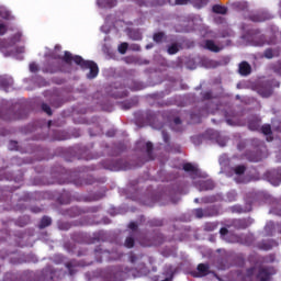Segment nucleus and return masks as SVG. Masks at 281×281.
Returning <instances> with one entry per match:
<instances>
[{
	"instance_id": "57",
	"label": "nucleus",
	"mask_w": 281,
	"mask_h": 281,
	"mask_svg": "<svg viewBox=\"0 0 281 281\" xmlns=\"http://www.w3.org/2000/svg\"><path fill=\"white\" fill-rule=\"evenodd\" d=\"M108 137H115V131L111 130L106 132Z\"/></svg>"
},
{
	"instance_id": "63",
	"label": "nucleus",
	"mask_w": 281,
	"mask_h": 281,
	"mask_svg": "<svg viewBox=\"0 0 281 281\" xmlns=\"http://www.w3.org/2000/svg\"><path fill=\"white\" fill-rule=\"evenodd\" d=\"M226 123L229 124V125H232V120L227 119V120H226Z\"/></svg>"
},
{
	"instance_id": "33",
	"label": "nucleus",
	"mask_w": 281,
	"mask_h": 281,
	"mask_svg": "<svg viewBox=\"0 0 281 281\" xmlns=\"http://www.w3.org/2000/svg\"><path fill=\"white\" fill-rule=\"evenodd\" d=\"M128 95V91L126 90H117L112 94L113 98H126Z\"/></svg>"
},
{
	"instance_id": "20",
	"label": "nucleus",
	"mask_w": 281,
	"mask_h": 281,
	"mask_svg": "<svg viewBox=\"0 0 281 281\" xmlns=\"http://www.w3.org/2000/svg\"><path fill=\"white\" fill-rule=\"evenodd\" d=\"M166 38V33L165 32H157V33H154L153 35V41L154 43H164Z\"/></svg>"
},
{
	"instance_id": "45",
	"label": "nucleus",
	"mask_w": 281,
	"mask_h": 281,
	"mask_svg": "<svg viewBox=\"0 0 281 281\" xmlns=\"http://www.w3.org/2000/svg\"><path fill=\"white\" fill-rule=\"evenodd\" d=\"M131 37L134 41H142V34H139L138 32L131 33Z\"/></svg>"
},
{
	"instance_id": "28",
	"label": "nucleus",
	"mask_w": 281,
	"mask_h": 281,
	"mask_svg": "<svg viewBox=\"0 0 281 281\" xmlns=\"http://www.w3.org/2000/svg\"><path fill=\"white\" fill-rule=\"evenodd\" d=\"M273 43H276V42H273V41L267 42V40L265 38V35H261V36L259 37V41L256 42V45H257L258 47H262V45H273Z\"/></svg>"
},
{
	"instance_id": "50",
	"label": "nucleus",
	"mask_w": 281,
	"mask_h": 281,
	"mask_svg": "<svg viewBox=\"0 0 281 281\" xmlns=\"http://www.w3.org/2000/svg\"><path fill=\"white\" fill-rule=\"evenodd\" d=\"M18 146H19V143L16 140H11L9 148L10 150H16Z\"/></svg>"
},
{
	"instance_id": "41",
	"label": "nucleus",
	"mask_w": 281,
	"mask_h": 281,
	"mask_svg": "<svg viewBox=\"0 0 281 281\" xmlns=\"http://www.w3.org/2000/svg\"><path fill=\"white\" fill-rule=\"evenodd\" d=\"M128 229H131L132 233H135V232H137V229H139V226L137 225V223L131 222V223L128 224Z\"/></svg>"
},
{
	"instance_id": "22",
	"label": "nucleus",
	"mask_w": 281,
	"mask_h": 281,
	"mask_svg": "<svg viewBox=\"0 0 281 281\" xmlns=\"http://www.w3.org/2000/svg\"><path fill=\"white\" fill-rule=\"evenodd\" d=\"M248 161H252L255 164H258V161H262V156L255 154V153H248L247 154Z\"/></svg>"
},
{
	"instance_id": "9",
	"label": "nucleus",
	"mask_w": 281,
	"mask_h": 281,
	"mask_svg": "<svg viewBox=\"0 0 281 281\" xmlns=\"http://www.w3.org/2000/svg\"><path fill=\"white\" fill-rule=\"evenodd\" d=\"M196 269L198 271L192 272L193 278H205V276H210L209 263H200Z\"/></svg>"
},
{
	"instance_id": "64",
	"label": "nucleus",
	"mask_w": 281,
	"mask_h": 281,
	"mask_svg": "<svg viewBox=\"0 0 281 281\" xmlns=\"http://www.w3.org/2000/svg\"><path fill=\"white\" fill-rule=\"evenodd\" d=\"M194 203H200L199 198H195V199H194Z\"/></svg>"
},
{
	"instance_id": "18",
	"label": "nucleus",
	"mask_w": 281,
	"mask_h": 281,
	"mask_svg": "<svg viewBox=\"0 0 281 281\" xmlns=\"http://www.w3.org/2000/svg\"><path fill=\"white\" fill-rule=\"evenodd\" d=\"M124 247H126V249H133V247H135V235L133 233L126 237Z\"/></svg>"
},
{
	"instance_id": "58",
	"label": "nucleus",
	"mask_w": 281,
	"mask_h": 281,
	"mask_svg": "<svg viewBox=\"0 0 281 281\" xmlns=\"http://www.w3.org/2000/svg\"><path fill=\"white\" fill-rule=\"evenodd\" d=\"M0 85H2V87H8V85H9L8 79H2L0 81Z\"/></svg>"
},
{
	"instance_id": "24",
	"label": "nucleus",
	"mask_w": 281,
	"mask_h": 281,
	"mask_svg": "<svg viewBox=\"0 0 281 281\" xmlns=\"http://www.w3.org/2000/svg\"><path fill=\"white\" fill-rule=\"evenodd\" d=\"M153 143L147 142L146 143V153H147V157H148V161H153V159H155V156H153Z\"/></svg>"
},
{
	"instance_id": "47",
	"label": "nucleus",
	"mask_w": 281,
	"mask_h": 281,
	"mask_svg": "<svg viewBox=\"0 0 281 281\" xmlns=\"http://www.w3.org/2000/svg\"><path fill=\"white\" fill-rule=\"evenodd\" d=\"M203 100H212V91H206L202 93Z\"/></svg>"
},
{
	"instance_id": "54",
	"label": "nucleus",
	"mask_w": 281,
	"mask_h": 281,
	"mask_svg": "<svg viewBox=\"0 0 281 281\" xmlns=\"http://www.w3.org/2000/svg\"><path fill=\"white\" fill-rule=\"evenodd\" d=\"M220 234H221V236H227V234H229V231L227 228H225V227H222L220 229Z\"/></svg>"
},
{
	"instance_id": "29",
	"label": "nucleus",
	"mask_w": 281,
	"mask_h": 281,
	"mask_svg": "<svg viewBox=\"0 0 281 281\" xmlns=\"http://www.w3.org/2000/svg\"><path fill=\"white\" fill-rule=\"evenodd\" d=\"M235 175H245L247 167L245 165H238L234 169Z\"/></svg>"
},
{
	"instance_id": "3",
	"label": "nucleus",
	"mask_w": 281,
	"mask_h": 281,
	"mask_svg": "<svg viewBox=\"0 0 281 281\" xmlns=\"http://www.w3.org/2000/svg\"><path fill=\"white\" fill-rule=\"evenodd\" d=\"M131 268L114 266L101 272L104 281H124L130 278Z\"/></svg>"
},
{
	"instance_id": "56",
	"label": "nucleus",
	"mask_w": 281,
	"mask_h": 281,
	"mask_svg": "<svg viewBox=\"0 0 281 281\" xmlns=\"http://www.w3.org/2000/svg\"><path fill=\"white\" fill-rule=\"evenodd\" d=\"M173 124H176V126H181V119L180 117L173 119Z\"/></svg>"
},
{
	"instance_id": "37",
	"label": "nucleus",
	"mask_w": 281,
	"mask_h": 281,
	"mask_svg": "<svg viewBox=\"0 0 281 281\" xmlns=\"http://www.w3.org/2000/svg\"><path fill=\"white\" fill-rule=\"evenodd\" d=\"M127 50H128V43H122L119 46L120 54H126Z\"/></svg>"
},
{
	"instance_id": "15",
	"label": "nucleus",
	"mask_w": 281,
	"mask_h": 281,
	"mask_svg": "<svg viewBox=\"0 0 281 281\" xmlns=\"http://www.w3.org/2000/svg\"><path fill=\"white\" fill-rule=\"evenodd\" d=\"M239 74L240 76H249L251 74V65L247 61H241L239 64Z\"/></svg>"
},
{
	"instance_id": "53",
	"label": "nucleus",
	"mask_w": 281,
	"mask_h": 281,
	"mask_svg": "<svg viewBox=\"0 0 281 281\" xmlns=\"http://www.w3.org/2000/svg\"><path fill=\"white\" fill-rule=\"evenodd\" d=\"M130 261L131 262H137V255H135V252L130 254Z\"/></svg>"
},
{
	"instance_id": "17",
	"label": "nucleus",
	"mask_w": 281,
	"mask_h": 281,
	"mask_svg": "<svg viewBox=\"0 0 281 281\" xmlns=\"http://www.w3.org/2000/svg\"><path fill=\"white\" fill-rule=\"evenodd\" d=\"M234 227H236V229H247V227H249V221H247L246 218L243 220H235L233 222Z\"/></svg>"
},
{
	"instance_id": "21",
	"label": "nucleus",
	"mask_w": 281,
	"mask_h": 281,
	"mask_svg": "<svg viewBox=\"0 0 281 281\" xmlns=\"http://www.w3.org/2000/svg\"><path fill=\"white\" fill-rule=\"evenodd\" d=\"M49 225H52V217L44 216V217H42L38 227H40V229H45V227H49Z\"/></svg>"
},
{
	"instance_id": "40",
	"label": "nucleus",
	"mask_w": 281,
	"mask_h": 281,
	"mask_svg": "<svg viewBox=\"0 0 281 281\" xmlns=\"http://www.w3.org/2000/svg\"><path fill=\"white\" fill-rule=\"evenodd\" d=\"M149 224L151 225V227H161V225H164V221H161V220H151L149 222Z\"/></svg>"
},
{
	"instance_id": "46",
	"label": "nucleus",
	"mask_w": 281,
	"mask_h": 281,
	"mask_svg": "<svg viewBox=\"0 0 281 281\" xmlns=\"http://www.w3.org/2000/svg\"><path fill=\"white\" fill-rule=\"evenodd\" d=\"M30 71H32V74H36V71H38V65H36V63L30 64Z\"/></svg>"
},
{
	"instance_id": "61",
	"label": "nucleus",
	"mask_w": 281,
	"mask_h": 281,
	"mask_svg": "<svg viewBox=\"0 0 281 281\" xmlns=\"http://www.w3.org/2000/svg\"><path fill=\"white\" fill-rule=\"evenodd\" d=\"M60 49H63V46H60V45H55V52H60Z\"/></svg>"
},
{
	"instance_id": "51",
	"label": "nucleus",
	"mask_w": 281,
	"mask_h": 281,
	"mask_svg": "<svg viewBox=\"0 0 281 281\" xmlns=\"http://www.w3.org/2000/svg\"><path fill=\"white\" fill-rule=\"evenodd\" d=\"M65 196H67L66 200L63 199V196H59L58 201L61 204L69 203V193H65Z\"/></svg>"
},
{
	"instance_id": "2",
	"label": "nucleus",
	"mask_w": 281,
	"mask_h": 281,
	"mask_svg": "<svg viewBox=\"0 0 281 281\" xmlns=\"http://www.w3.org/2000/svg\"><path fill=\"white\" fill-rule=\"evenodd\" d=\"M271 276H276L273 267H251L246 270V278L250 281H269Z\"/></svg>"
},
{
	"instance_id": "60",
	"label": "nucleus",
	"mask_w": 281,
	"mask_h": 281,
	"mask_svg": "<svg viewBox=\"0 0 281 281\" xmlns=\"http://www.w3.org/2000/svg\"><path fill=\"white\" fill-rule=\"evenodd\" d=\"M232 210H233V212H241L243 211V209L238 207V206H233Z\"/></svg>"
},
{
	"instance_id": "39",
	"label": "nucleus",
	"mask_w": 281,
	"mask_h": 281,
	"mask_svg": "<svg viewBox=\"0 0 281 281\" xmlns=\"http://www.w3.org/2000/svg\"><path fill=\"white\" fill-rule=\"evenodd\" d=\"M132 91H142L144 86L140 82L134 81V86L131 87Z\"/></svg>"
},
{
	"instance_id": "11",
	"label": "nucleus",
	"mask_w": 281,
	"mask_h": 281,
	"mask_svg": "<svg viewBox=\"0 0 281 281\" xmlns=\"http://www.w3.org/2000/svg\"><path fill=\"white\" fill-rule=\"evenodd\" d=\"M205 49H209V52H213L214 54H218L220 52H223V49H225V46L216 45L214 40H206L205 41Z\"/></svg>"
},
{
	"instance_id": "8",
	"label": "nucleus",
	"mask_w": 281,
	"mask_h": 281,
	"mask_svg": "<svg viewBox=\"0 0 281 281\" xmlns=\"http://www.w3.org/2000/svg\"><path fill=\"white\" fill-rule=\"evenodd\" d=\"M191 3L194 8L201 9L207 5V0H175V5H188Z\"/></svg>"
},
{
	"instance_id": "16",
	"label": "nucleus",
	"mask_w": 281,
	"mask_h": 281,
	"mask_svg": "<svg viewBox=\"0 0 281 281\" xmlns=\"http://www.w3.org/2000/svg\"><path fill=\"white\" fill-rule=\"evenodd\" d=\"M99 8H115L117 0H97Z\"/></svg>"
},
{
	"instance_id": "31",
	"label": "nucleus",
	"mask_w": 281,
	"mask_h": 281,
	"mask_svg": "<svg viewBox=\"0 0 281 281\" xmlns=\"http://www.w3.org/2000/svg\"><path fill=\"white\" fill-rule=\"evenodd\" d=\"M259 131H261V133L263 135H271L272 134L271 125L270 124L262 125L261 128H259Z\"/></svg>"
},
{
	"instance_id": "6",
	"label": "nucleus",
	"mask_w": 281,
	"mask_h": 281,
	"mask_svg": "<svg viewBox=\"0 0 281 281\" xmlns=\"http://www.w3.org/2000/svg\"><path fill=\"white\" fill-rule=\"evenodd\" d=\"M217 214L218 210H216V206H209L206 209L194 210L195 218H210L212 216H216Z\"/></svg>"
},
{
	"instance_id": "12",
	"label": "nucleus",
	"mask_w": 281,
	"mask_h": 281,
	"mask_svg": "<svg viewBox=\"0 0 281 281\" xmlns=\"http://www.w3.org/2000/svg\"><path fill=\"white\" fill-rule=\"evenodd\" d=\"M196 187L200 192H207L210 190H213L215 188V184L212 180H202L198 182Z\"/></svg>"
},
{
	"instance_id": "19",
	"label": "nucleus",
	"mask_w": 281,
	"mask_h": 281,
	"mask_svg": "<svg viewBox=\"0 0 281 281\" xmlns=\"http://www.w3.org/2000/svg\"><path fill=\"white\" fill-rule=\"evenodd\" d=\"M182 168L184 172H192V175H194L195 177L199 176V169H196V167H194L190 162H186Z\"/></svg>"
},
{
	"instance_id": "1",
	"label": "nucleus",
	"mask_w": 281,
	"mask_h": 281,
	"mask_svg": "<svg viewBox=\"0 0 281 281\" xmlns=\"http://www.w3.org/2000/svg\"><path fill=\"white\" fill-rule=\"evenodd\" d=\"M49 56L53 58V60H63L66 63V65H71V63H75V65H78L83 70L89 69L90 71L87 75L89 80L98 78V74H100V68H98V64H95V61L85 60L80 55L74 56L69 50H65L64 56L56 53H50Z\"/></svg>"
},
{
	"instance_id": "30",
	"label": "nucleus",
	"mask_w": 281,
	"mask_h": 281,
	"mask_svg": "<svg viewBox=\"0 0 281 281\" xmlns=\"http://www.w3.org/2000/svg\"><path fill=\"white\" fill-rule=\"evenodd\" d=\"M58 229H61L63 232H68V229H71V224H69V222H59Z\"/></svg>"
},
{
	"instance_id": "59",
	"label": "nucleus",
	"mask_w": 281,
	"mask_h": 281,
	"mask_svg": "<svg viewBox=\"0 0 281 281\" xmlns=\"http://www.w3.org/2000/svg\"><path fill=\"white\" fill-rule=\"evenodd\" d=\"M55 139H57L58 142H63L64 139H67L66 136H55Z\"/></svg>"
},
{
	"instance_id": "13",
	"label": "nucleus",
	"mask_w": 281,
	"mask_h": 281,
	"mask_svg": "<svg viewBox=\"0 0 281 281\" xmlns=\"http://www.w3.org/2000/svg\"><path fill=\"white\" fill-rule=\"evenodd\" d=\"M260 124H262V120L258 116H252L248 121V128L250 131H260Z\"/></svg>"
},
{
	"instance_id": "23",
	"label": "nucleus",
	"mask_w": 281,
	"mask_h": 281,
	"mask_svg": "<svg viewBox=\"0 0 281 281\" xmlns=\"http://www.w3.org/2000/svg\"><path fill=\"white\" fill-rule=\"evenodd\" d=\"M213 12L215 14H227V7L221 5V4H214L213 5Z\"/></svg>"
},
{
	"instance_id": "27",
	"label": "nucleus",
	"mask_w": 281,
	"mask_h": 281,
	"mask_svg": "<svg viewBox=\"0 0 281 281\" xmlns=\"http://www.w3.org/2000/svg\"><path fill=\"white\" fill-rule=\"evenodd\" d=\"M67 216H70L71 218L78 216L80 214V210L78 207H71L69 210L66 211Z\"/></svg>"
},
{
	"instance_id": "4",
	"label": "nucleus",
	"mask_w": 281,
	"mask_h": 281,
	"mask_svg": "<svg viewBox=\"0 0 281 281\" xmlns=\"http://www.w3.org/2000/svg\"><path fill=\"white\" fill-rule=\"evenodd\" d=\"M138 243L142 247H157L164 244V235L159 233L154 235H144L139 237Z\"/></svg>"
},
{
	"instance_id": "42",
	"label": "nucleus",
	"mask_w": 281,
	"mask_h": 281,
	"mask_svg": "<svg viewBox=\"0 0 281 281\" xmlns=\"http://www.w3.org/2000/svg\"><path fill=\"white\" fill-rule=\"evenodd\" d=\"M235 7H236L238 10H247V2H236V3H235Z\"/></svg>"
},
{
	"instance_id": "36",
	"label": "nucleus",
	"mask_w": 281,
	"mask_h": 281,
	"mask_svg": "<svg viewBox=\"0 0 281 281\" xmlns=\"http://www.w3.org/2000/svg\"><path fill=\"white\" fill-rule=\"evenodd\" d=\"M93 183H95V179L90 176L82 181L81 186H93Z\"/></svg>"
},
{
	"instance_id": "55",
	"label": "nucleus",
	"mask_w": 281,
	"mask_h": 281,
	"mask_svg": "<svg viewBox=\"0 0 281 281\" xmlns=\"http://www.w3.org/2000/svg\"><path fill=\"white\" fill-rule=\"evenodd\" d=\"M272 246L269 244H261V249H265V251H269V249H271Z\"/></svg>"
},
{
	"instance_id": "43",
	"label": "nucleus",
	"mask_w": 281,
	"mask_h": 281,
	"mask_svg": "<svg viewBox=\"0 0 281 281\" xmlns=\"http://www.w3.org/2000/svg\"><path fill=\"white\" fill-rule=\"evenodd\" d=\"M8 33V26L3 23H0V36H3Z\"/></svg>"
},
{
	"instance_id": "5",
	"label": "nucleus",
	"mask_w": 281,
	"mask_h": 281,
	"mask_svg": "<svg viewBox=\"0 0 281 281\" xmlns=\"http://www.w3.org/2000/svg\"><path fill=\"white\" fill-rule=\"evenodd\" d=\"M102 167L105 170H112L114 172H117L119 170H131V164H128V161L126 160H110V161H105L102 164Z\"/></svg>"
},
{
	"instance_id": "32",
	"label": "nucleus",
	"mask_w": 281,
	"mask_h": 281,
	"mask_svg": "<svg viewBox=\"0 0 281 281\" xmlns=\"http://www.w3.org/2000/svg\"><path fill=\"white\" fill-rule=\"evenodd\" d=\"M168 54H170L171 56L177 54L179 52V45H177V43L171 44L168 49H167Z\"/></svg>"
},
{
	"instance_id": "14",
	"label": "nucleus",
	"mask_w": 281,
	"mask_h": 281,
	"mask_svg": "<svg viewBox=\"0 0 281 281\" xmlns=\"http://www.w3.org/2000/svg\"><path fill=\"white\" fill-rule=\"evenodd\" d=\"M265 58H268V60H271V58H278L280 56V48H267L263 52Z\"/></svg>"
},
{
	"instance_id": "49",
	"label": "nucleus",
	"mask_w": 281,
	"mask_h": 281,
	"mask_svg": "<svg viewBox=\"0 0 281 281\" xmlns=\"http://www.w3.org/2000/svg\"><path fill=\"white\" fill-rule=\"evenodd\" d=\"M66 267H67V269H68L70 276H74V273H76V272L74 271V265H72L71 262H67V263H66Z\"/></svg>"
},
{
	"instance_id": "44",
	"label": "nucleus",
	"mask_w": 281,
	"mask_h": 281,
	"mask_svg": "<svg viewBox=\"0 0 281 281\" xmlns=\"http://www.w3.org/2000/svg\"><path fill=\"white\" fill-rule=\"evenodd\" d=\"M162 139L165 144H170V135L168 134V132L162 131Z\"/></svg>"
},
{
	"instance_id": "38",
	"label": "nucleus",
	"mask_w": 281,
	"mask_h": 281,
	"mask_svg": "<svg viewBox=\"0 0 281 281\" xmlns=\"http://www.w3.org/2000/svg\"><path fill=\"white\" fill-rule=\"evenodd\" d=\"M204 229H205V232H214V229H216V224H214V223H206L204 225Z\"/></svg>"
},
{
	"instance_id": "62",
	"label": "nucleus",
	"mask_w": 281,
	"mask_h": 281,
	"mask_svg": "<svg viewBox=\"0 0 281 281\" xmlns=\"http://www.w3.org/2000/svg\"><path fill=\"white\" fill-rule=\"evenodd\" d=\"M52 106H56V108H58V106H60V103H58V104H56V103H52Z\"/></svg>"
},
{
	"instance_id": "35",
	"label": "nucleus",
	"mask_w": 281,
	"mask_h": 281,
	"mask_svg": "<svg viewBox=\"0 0 281 281\" xmlns=\"http://www.w3.org/2000/svg\"><path fill=\"white\" fill-rule=\"evenodd\" d=\"M42 111H44L46 115L53 114L52 108L47 103H42Z\"/></svg>"
},
{
	"instance_id": "26",
	"label": "nucleus",
	"mask_w": 281,
	"mask_h": 281,
	"mask_svg": "<svg viewBox=\"0 0 281 281\" xmlns=\"http://www.w3.org/2000/svg\"><path fill=\"white\" fill-rule=\"evenodd\" d=\"M220 35L222 36V38H232V36H234V31L229 27L223 30Z\"/></svg>"
},
{
	"instance_id": "34",
	"label": "nucleus",
	"mask_w": 281,
	"mask_h": 281,
	"mask_svg": "<svg viewBox=\"0 0 281 281\" xmlns=\"http://www.w3.org/2000/svg\"><path fill=\"white\" fill-rule=\"evenodd\" d=\"M202 203H216V195H209L201 199Z\"/></svg>"
},
{
	"instance_id": "52",
	"label": "nucleus",
	"mask_w": 281,
	"mask_h": 281,
	"mask_svg": "<svg viewBox=\"0 0 281 281\" xmlns=\"http://www.w3.org/2000/svg\"><path fill=\"white\" fill-rule=\"evenodd\" d=\"M31 212H33V214H40V212H43V209L38 206H32Z\"/></svg>"
},
{
	"instance_id": "10",
	"label": "nucleus",
	"mask_w": 281,
	"mask_h": 281,
	"mask_svg": "<svg viewBox=\"0 0 281 281\" xmlns=\"http://www.w3.org/2000/svg\"><path fill=\"white\" fill-rule=\"evenodd\" d=\"M94 256L97 262H102V260H111V251L102 249V247H97L94 249Z\"/></svg>"
},
{
	"instance_id": "7",
	"label": "nucleus",
	"mask_w": 281,
	"mask_h": 281,
	"mask_svg": "<svg viewBox=\"0 0 281 281\" xmlns=\"http://www.w3.org/2000/svg\"><path fill=\"white\" fill-rule=\"evenodd\" d=\"M257 93L261 98H271L273 95V85L271 81H265L257 88Z\"/></svg>"
},
{
	"instance_id": "48",
	"label": "nucleus",
	"mask_w": 281,
	"mask_h": 281,
	"mask_svg": "<svg viewBox=\"0 0 281 281\" xmlns=\"http://www.w3.org/2000/svg\"><path fill=\"white\" fill-rule=\"evenodd\" d=\"M151 5H166V0H153Z\"/></svg>"
},
{
	"instance_id": "25",
	"label": "nucleus",
	"mask_w": 281,
	"mask_h": 281,
	"mask_svg": "<svg viewBox=\"0 0 281 281\" xmlns=\"http://www.w3.org/2000/svg\"><path fill=\"white\" fill-rule=\"evenodd\" d=\"M60 68L58 66L47 65L43 68L44 74H56Z\"/></svg>"
}]
</instances>
